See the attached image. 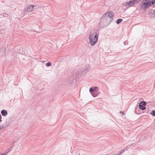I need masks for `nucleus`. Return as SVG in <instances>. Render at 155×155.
<instances>
[{
  "mask_svg": "<svg viewBox=\"0 0 155 155\" xmlns=\"http://www.w3.org/2000/svg\"><path fill=\"white\" fill-rule=\"evenodd\" d=\"M51 65V63L50 62H48L46 64V65L48 67Z\"/></svg>",
  "mask_w": 155,
  "mask_h": 155,
  "instance_id": "obj_14",
  "label": "nucleus"
},
{
  "mask_svg": "<svg viewBox=\"0 0 155 155\" xmlns=\"http://www.w3.org/2000/svg\"><path fill=\"white\" fill-rule=\"evenodd\" d=\"M151 0H144L141 3H144V2H151Z\"/></svg>",
  "mask_w": 155,
  "mask_h": 155,
  "instance_id": "obj_16",
  "label": "nucleus"
},
{
  "mask_svg": "<svg viewBox=\"0 0 155 155\" xmlns=\"http://www.w3.org/2000/svg\"><path fill=\"white\" fill-rule=\"evenodd\" d=\"M152 5H154V4L151 1L141 3L140 4L141 8L144 10L146 9Z\"/></svg>",
  "mask_w": 155,
  "mask_h": 155,
  "instance_id": "obj_3",
  "label": "nucleus"
},
{
  "mask_svg": "<svg viewBox=\"0 0 155 155\" xmlns=\"http://www.w3.org/2000/svg\"><path fill=\"white\" fill-rule=\"evenodd\" d=\"M2 50H3V51H4V52H5V51H6V49H5V48H1V50L0 51H1Z\"/></svg>",
  "mask_w": 155,
  "mask_h": 155,
  "instance_id": "obj_19",
  "label": "nucleus"
},
{
  "mask_svg": "<svg viewBox=\"0 0 155 155\" xmlns=\"http://www.w3.org/2000/svg\"><path fill=\"white\" fill-rule=\"evenodd\" d=\"M150 114L153 116H155V110H152Z\"/></svg>",
  "mask_w": 155,
  "mask_h": 155,
  "instance_id": "obj_13",
  "label": "nucleus"
},
{
  "mask_svg": "<svg viewBox=\"0 0 155 155\" xmlns=\"http://www.w3.org/2000/svg\"><path fill=\"white\" fill-rule=\"evenodd\" d=\"M122 153V151H120L119 152V154H119V155H120L121 154V153Z\"/></svg>",
  "mask_w": 155,
  "mask_h": 155,
  "instance_id": "obj_22",
  "label": "nucleus"
},
{
  "mask_svg": "<svg viewBox=\"0 0 155 155\" xmlns=\"http://www.w3.org/2000/svg\"><path fill=\"white\" fill-rule=\"evenodd\" d=\"M91 94L94 97H95L97 96V92L94 91Z\"/></svg>",
  "mask_w": 155,
  "mask_h": 155,
  "instance_id": "obj_10",
  "label": "nucleus"
},
{
  "mask_svg": "<svg viewBox=\"0 0 155 155\" xmlns=\"http://www.w3.org/2000/svg\"><path fill=\"white\" fill-rule=\"evenodd\" d=\"M154 4H154V5H154V6H155V3Z\"/></svg>",
  "mask_w": 155,
  "mask_h": 155,
  "instance_id": "obj_34",
  "label": "nucleus"
},
{
  "mask_svg": "<svg viewBox=\"0 0 155 155\" xmlns=\"http://www.w3.org/2000/svg\"><path fill=\"white\" fill-rule=\"evenodd\" d=\"M123 21V19H122L119 18L116 21V22L117 24H119L120 23H121Z\"/></svg>",
  "mask_w": 155,
  "mask_h": 155,
  "instance_id": "obj_11",
  "label": "nucleus"
},
{
  "mask_svg": "<svg viewBox=\"0 0 155 155\" xmlns=\"http://www.w3.org/2000/svg\"><path fill=\"white\" fill-rule=\"evenodd\" d=\"M5 15L4 16H6V15H8L6 14H5Z\"/></svg>",
  "mask_w": 155,
  "mask_h": 155,
  "instance_id": "obj_29",
  "label": "nucleus"
},
{
  "mask_svg": "<svg viewBox=\"0 0 155 155\" xmlns=\"http://www.w3.org/2000/svg\"><path fill=\"white\" fill-rule=\"evenodd\" d=\"M5 53H4V55H5Z\"/></svg>",
  "mask_w": 155,
  "mask_h": 155,
  "instance_id": "obj_33",
  "label": "nucleus"
},
{
  "mask_svg": "<svg viewBox=\"0 0 155 155\" xmlns=\"http://www.w3.org/2000/svg\"><path fill=\"white\" fill-rule=\"evenodd\" d=\"M89 91L91 93V94H92V93L94 92V91L93 88L91 87L89 89Z\"/></svg>",
  "mask_w": 155,
  "mask_h": 155,
  "instance_id": "obj_12",
  "label": "nucleus"
},
{
  "mask_svg": "<svg viewBox=\"0 0 155 155\" xmlns=\"http://www.w3.org/2000/svg\"><path fill=\"white\" fill-rule=\"evenodd\" d=\"M20 50V51H19V52L20 54H22L23 52H21V51H21L20 50Z\"/></svg>",
  "mask_w": 155,
  "mask_h": 155,
  "instance_id": "obj_25",
  "label": "nucleus"
},
{
  "mask_svg": "<svg viewBox=\"0 0 155 155\" xmlns=\"http://www.w3.org/2000/svg\"><path fill=\"white\" fill-rule=\"evenodd\" d=\"M1 126L2 127V129H3L4 128H5L7 127V126L6 125L2 124L1 125Z\"/></svg>",
  "mask_w": 155,
  "mask_h": 155,
  "instance_id": "obj_18",
  "label": "nucleus"
},
{
  "mask_svg": "<svg viewBox=\"0 0 155 155\" xmlns=\"http://www.w3.org/2000/svg\"><path fill=\"white\" fill-rule=\"evenodd\" d=\"M69 81L70 82H69V83H70H70H71V82H72V80H69Z\"/></svg>",
  "mask_w": 155,
  "mask_h": 155,
  "instance_id": "obj_28",
  "label": "nucleus"
},
{
  "mask_svg": "<svg viewBox=\"0 0 155 155\" xmlns=\"http://www.w3.org/2000/svg\"><path fill=\"white\" fill-rule=\"evenodd\" d=\"M114 14L112 12H107L104 14L100 20V22L102 21H107V24L109 25L114 18Z\"/></svg>",
  "mask_w": 155,
  "mask_h": 155,
  "instance_id": "obj_1",
  "label": "nucleus"
},
{
  "mask_svg": "<svg viewBox=\"0 0 155 155\" xmlns=\"http://www.w3.org/2000/svg\"><path fill=\"white\" fill-rule=\"evenodd\" d=\"M151 1L153 2V4L155 3V0H151Z\"/></svg>",
  "mask_w": 155,
  "mask_h": 155,
  "instance_id": "obj_20",
  "label": "nucleus"
},
{
  "mask_svg": "<svg viewBox=\"0 0 155 155\" xmlns=\"http://www.w3.org/2000/svg\"><path fill=\"white\" fill-rule=\"evenodd\" d=\"M93 89L94 91L97 92V90L98 89L97 87H94V88H93Z\"/></svg>",
  "mask_w": 155,
  "mask_h": 155,
  "instance_id": "obj_15",
  "label": "nucleus"
},
{
  "mask_svg": "<svg viewBox=\"0 0 155 155\" xmlns=\"http://www.w3.org/2000/svg\"><path fill=\"white\" fill-rule=\"evenodd\" d=\"M135 4V2L134 0L130 1L129 2H126L124 3V5L127 6L128 8L131 6H133Z\"/></svg>",
  "mask_w": 155,
  "mask_h": 155,
  "instance_id": "obj_5",
  "label": "nucleus"
},
{
  "mask_svg": "<svg viewBox=\"0 0 155 155\" xmlns=\"http://www.w3.org/2000/svg\"><path fill=\"white\" fill-rule=\"evenodd\" d=\"M149 13L152 17H155V10L151 9Z\"/></svg>",
  "mask_w": 155,
  "mask_h": 155,
  "instance_id": "obj_6",
  "label": "nucleus"
},
{
  "mask_svg": "<svg viewBox=\"0 0 155 155\" xmlns=\"http://www.w3.org/2000/svg\"><path fill=\"white\" fill-rule=\"evenodd\" d=\"M23 12L25 14H27L30 12L28 7H25L24 9Z\"/></svg>",
  "mask_w": 155,
  "mask_h": 155,
  "instance_id": "obj_9",
  "label": "nucleus"
},
{
  "mask_svg": "<svg viewBox=\"0 0 155 155\" xmlns=\"http://www.w3.org/2000/svg\"><path fill=\"white\" fill-rule=\"evenodd\" d=\"M134 0V1L135 4H137V3H138L139 2L141 1V0Z\"/></svg>",
  "mask_w": 155,
  "mask_h": 155,
  "instance_id": "obj_17",
  "label": "nucleus"
},
{
  "mask_svg": "<svg viewBox=\"0 0 155 155\" xmlns=\"http://www.w3.org/2000/svg\"><path fill=\"white\" fill-rule=\"evenodd\" d=\"M123 113H124V112H121V111H120V114H122V115H123Z\"/></svg>",
  "mask_w": 155,
  "mask_h": 155,
  "instance_id": "obj_27",
  "label": "nucleus"
},
{
  "mask_svg": "<svg viewBox=\"0 0 155 155\" xmlns=\"http://www.w3.org/2000/svg\"><path fill=\"white\" fill-rule=\"evenodd\" d=\"M125 149H123L122 151H122V152H124L125 151Z\"/></svg>",
  "mask_w": 155,
  "mask_h": 155,
  "instance_id": "obj_24",
  "label": "nucleus"
},
{
  "mask_svg": "<svg viewBox=\"0 0 155 155\" xmlns=\"http://www.w3.org/2000/svg\"><path fill=\"white\" fill-rule=\"evenodd\" d=\"M127 43H128V42H127V41H125V42H124V44H127Z\"/></svg>",
  "mask_w": 155,
  "mask_h": 155,
  "instance_id": "obj_23",
  "label": "nucleus"
},
{
  "mask_svg": "<svg viewBox=\"0 0 155 155\" xmlns=\"http://www.w3.org/2000/svg\"><path fill=\"white\" fill-rule=\"evenodd\" d=\"M2 129V128L1 126V125H0V130H1Z\"/></svg>",
  "mask_w": 155,
  "mask_h": 155,
  "instance_id": "obj_26",
  "label": "nucleus"
},
{
  "mask_svg": "<svg viewBox=\"0 0 155 155\" xmlns=\"http://www.w3.org/2000/svg\"><path fill=\"white\" fill-rule=\"evenodd\" d=\"M86 69H87L86 68H84V70H85V71H86Z\"/></svg>",
  "mask_w": 155,
  "mask_h": 155,
  "instance_id": "obj_30",
  "label": "nucleus"
},
{
  "mask_svg": "<svg viewBox=\"0 0 155 155\" xmlns=\"http://www.w3.org/2000/svg\"><path fill=\"white\" fill-rule=\"evenodd\" d=\"M35 7V5H30L28 7L30 12H31L33 11L34 8Z\"/></svg>",
  "mask_w": 155,
  "mask_h": 155,
  "instance_id": "obj_8",
  "label": "nucleus"
},
{
  "mask_svg": "<svg viewBox=\"0 0 155 155\" xmlns=\"http://www.w3.org/2000/svg\"><path fill=\"white\" fill-rule=\"evenodd\" d=\"M1 114L4 116H6L8 114L7 111L5 110H3L1 111Z\"/></svg>",
  "mask_w": 155,
  "mask_h": 155,
  "instance_id": "obj_7",
  "label": "nucleus"
},
{
  "mask_svg": "<svg viewBox=\"0 0 155 155\" xmlns=\"http://www.w3.org/2000/svg\"><path fill=\"white\" fill-rule=\"evenodd\" d=\"M10 151V150H8V152H6V154H4H4H2L1 155H6V154H7V153H8V152H9Z\"/></svg>",
  "mask_w": 155,
  "mask_h": 155,
  "instance_id": "obj_21",
  "label": "nucleus"
},
{
  "mask_svg": "<svg viewBox=\"0 0 155 155\" xmlns=\"http://www.w3.org/2000/svg\"><path fill=\"white\" fill-rule=\"evenodd\" d=\"M147 104L146 102L142 101L139 104V108L142 110H145L146 109V107H145Z\"/></svg>",
  "mask_w": 155,
  "mask_h": 155,
  "instance_id": "obj_4",
  "label": "nucleus"
},
{
  "mask_svg": "<svg viewBox=\"0 0 155 155\" xmlns=\"http://www.w3.org/2000/svg\"><path fill=\"white\" fill-rule=\"evenodd\" d=\"M85 73V72H83L82 73L84 74V73Z\"/></svg>",
  "mask_w": 155,
  "mask_h": 155,
  "instance_id": "obj_31",
  "label": "nucleus"
},
{
  "mask_svg": "<svg viewBox=\"0 0 155 155\" xmlns=\"http://www.w3.org/2000/svg\"><path fill=\"white\" fill-rule=\"evenodd\" d=\"M89 38L90 40L89 41L90 44L92 46H93L97 42L98 36L96 33H95L94 34L91 33L89 37Z\"/></svg>",
  "mask_w": 155,
  "mask_h": 155,
  "instance_id": "obj_2",
  "label": "nucleus"
},
{
  "mask_svg": "<svg viewBox=\"0 0 155 155\" xmlns=\"http://www.w3.org/2000/svg\"><path fill=\"white\" fill-rule=\"evenodd\" d=\"M114 155H119V154H114Z\"/></svg>",
  "mask_w": 155,
  "mask_h": 155,
  "instance_id": "obj_32",
  "label": "nucleus"
}]
</instances>
